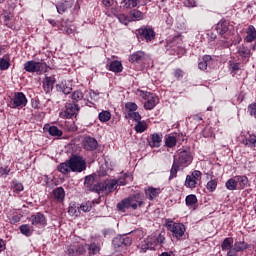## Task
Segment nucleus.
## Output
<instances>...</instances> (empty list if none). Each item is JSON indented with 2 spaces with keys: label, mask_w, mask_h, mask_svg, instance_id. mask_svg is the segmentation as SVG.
I'll use <instances>...</instances> for the list:
<instances>
[{
  "label": "nucleus",
  "mask_w": 256,
  "mask_h": 256,
  "mask_svg": "<svg viewBox=\"0 0 256 256\" xmlns=\"http://www.w3.org/2000/svg\"><path fill=\"white\" fill-rule=\"evenodd\" d=\"M143 205V196L141 194H136L133 196H130L126 199H123L121 202L117 204L118 211L125 212V209H137L138 207H141Z\"/></svg>",
  "instance_id": "nucleus-1"
},
{
  "label": "nucleus",
  "mask_w": 256,
  "mask_h": 256,
  "mask_svg": "<svg viewBox=\"0 0 256 256\" xmlns=\"http://www.w3.org/2000/svg\"><path fill=\"white\" fill-rule=\"evenodd\" d=\"M164 243H165V235L159 234L157 236V235L151 234L141 244L140 251L141 253H146L148 249L153 250L155 249V247H157V245H163Z\"/></svg>",
  "instance_id": "nucleus-2"
},
{
  "label": "nucleus",
  "mask_w": 256,
  "mask_h": 256,
  "mask_svg": "<svg viewBox=\"0 0 256 256\" xmlns=\"http://www.w3.org/2000/svg\"><path fill=\"white\" fill-rule=\"evenodd\" d=\"M166 229H168L174 239H183L185 235V225L183 223H177L172 220L166 221Z\"/></svg>",
  "instance_id": "nucleus-3"
},
{
  "label": "nucleus",
  "mask_w": 256,
  "mask_h": 256,
  "mask_svg": "<svg viewBox=\"0 0 256 256\" xmlns=\"http://www.w3.org/2000/svg\"><path fill=\"white\" fill-rule=\"evenodd\" d=\"M139 95L141 96L142 99H144V109H146L147 111L155 109V107L159 103V97H157V95L153 93L140 90Z\"/></svg>",
  "instance_id": "nucleus-4"
},
{
  "label": "nucleus",
  "mask_w": 256,
  "mask_h": 256,
  "mask_svg": "<svg viewBox=\"0 0 256 256\" xmlns=\"http://www.w3.org/2000/svg\"><path fill=\"white\" fill-rule=\"evenodd\" d=\"M202 178H203V173L199 170H194L186 176L184 186L187 189H195V187H197V185L201 183Z\"/></svg>",
  "instance_id": "nucleus-5"
},
{
  "label": "nucleus",
  "mask_w": 256,
  "mask_h": 256,
  "mask_svg": "<svg viewBox=\"0 0 256 256\" xmlns=\"http://www.w3.org/2000/svg\"><path fill=\"white\" fill-rule=\"evenodd\" d=\"M68 163L70 165V170L73 173H81L87 169V163L85 162V159L80 156H73L68 160Z\"/></svg>",
  "instance_id": "nucleus-6"
},
{
  "label": "nucleus",
  "mask_w": 256,
  "mask_h": 256,
  "mask_svg": "<svg viewBox=\"0 0 256 256\" xmlns=\"http://www.w3.org/2000/svg\"><path fill=\"white\" fill-rule=\"evenodd\" d=\"M24 69L27 73H38L41 75L47 69V63L30 60L24 64Z\"/></svg>",
  "instance_id": "nucleus-7"
},
{
  "label": "nucleus",
  "mask_w": 256,
  "mask_h": 256,
  "mask_svg": "<svg viewBox=\"0 0 256 256\" xmlns=\"http://www.w3.org/2000/svg\"><path fill=\"white\" fill-rule=\"evenodd\" d=\"M78 113H79V105L73 104V103H67L59 115L61 119H72V117H77Z\"/></svg>",
  "instance_id": "nucleus-8"
},
{
  "label": "nucleus",
  "mask_w": 256,
  "mask_h": 256,
  "mask_svg": "<svg viewBox=\"0 0 256 256\" xmlns=\"http://www.w3.org/2000/svg\"><path fill=\"white\" fill-rule=\"evenodd\" d=\"M138 39H142L149 43V41H153L155 39V30L151 26H143L138 29Z\"/></svg>",
  "instance_id": "nucleus-9"
},
{
  "label": "nucleus",
  "mask_w": 256,
  "mask_h": 256,
  "mask_svg": "<svg viewBox=\"0 0 256 256\" xmlns=\"http://www.w3.org/2000/svg\"><path fill=\"white\" fill-rule=\"evenodd\" d=\"M216 31L222 37L221 41H227V38L231 35V30H229V21L220 20L216 25Z\"/></svg>",
  "instance_id": "nucleus-10"
},
{
  "label": "nucleus",
  "mask_w": 256,
  "mask_h": 256,
  "mask_svg": "<svg viewBox=\"0 0 256 256\" xmlns=\"http://www.w3.org/2000/svg\"><path fill=\"white\" fill-rule=\"evenodd\" d=\"M27 106V96L23 92H16L11 102L12 109H23Z\"/></svg>",
  "instance_id": "nucleus-11"
},
{
  "label": "nucleus",
  "mask_w": 256,
  "mask_h": 256,
  "mask_svg": "<svg viewBox=\"0 0 256 256\" xmlns=\"http://www.w3.org/2000/svg\"><path fill=\"white\" fill-rule=\"evenodd\" d=\"M30 223H32V226L38 227V229H45L47 227V218L43 213L38 212L30 217Z\"/></svg>",
  "instance_id": "nucleus-12"
},
{
  "label": "nucleus",
  "mask_w": 256,
  "mask_h": 256,
  "mask_svg": "<svg viewBox=\"0 0 256 256\" xmlns=\"http://www.w3.org/2000/svg\"><path fill=\"white\" fill-rule=\"evenodd\" d=\"M177 163L180 167H189L191 163H193V156L191 155V152L184 150L179 152Z\"/></svg>",
  "instance_id": "nucleus-13"
},
{
  "label": "nucleus",
  "mask_w": 256,
  "mask_h": 256,
  "mask_svg": "<svg viewBox=\"0 0 256 256\" xmlns=\"http://www.w3.org/2000/svg\"><path fill=\"white\" fill-rule=\"evenodd\" d=\"M241 41L242 39L239 34H230L226 40H220L219 45L222 49H228L231 45H239Z\"/></svg>",
  "instance_id": "nucleus-14"
},
{
  "label": "nucleus",
  "mask_w": 256,
  "mask_h": 256,
  "mask_svg": "<svg viewBox=\"0 0 256 256\" xmlns=\"http://www.w3.org/2000/svg\"><path fill=\"white\" fill-rule=\"evenodd\" d=\"M87 251V245L74 243L67 247V253L69 256H79L84 255Z\"/></svg>",
  "instance_id": "nucleus-15"
},
{
  "label": "nucleus",
  "mask_w": 256,
  "mask_h": 256,
  "mask_svg": "<svg viewBox=\"0 0 256 256\" xmlns=\"http://www.w3.org/2000/svg\"><path fill=\"white\" fill-rule=\"evenodd\" d=\"M56 81L57 80L55 79V75H45V77L42 80L43 91H45L46 93H51V91H53V87H55Z\"/></svg>",
  "instance_id": "nucleus-16"
},
{
  "label": "nucleus",
  "mask_w": 256,
  "mask_h": 256,
  "mask_svg": "<svg viewBox=\"0 0 256 256\" xmlns=\"http://www.w3.org/2000/svg\"><path fill=\"white\" fill-rule=\"evenodd\" d=\"M236 179V187L238 191H243L245 187H249V178L245 175L234 176Z\"/></svg>",
  "instance_id": "nucleus-17"
},
{
  "label": "nucleus",
  "mask_w": 256,
  "mask_h": 256,
  "mask_svg": "<svg viewBox=\"0 0 256 256\" xmlns=\"http://www.w3.org/2000/svg\"><path fill=\"white\" fill-rule=\"evenodd\" d=\"M117 185H119V183L117 182V180H108L105 181L103 183V192L104 195H109V193H113V191H115V189H117Z\"/></svg>",
  "instance_id": "nucleus-18"
},
{
  "label": "nucleus",
  "mask_w": 256,
  "mask_h": 256,
  "mask_svg": "<svg viewBox=\"0 0 256 256\" xmlns=\"http://www.w3.org/2000/svg\"><path fill=\"white\" fill-rule=\"evenodd\" d=\"M161 195V188H154V187H148L145 189V196L146 199H149V201H153V199H157Z\"/></svg>",
  "instance_id": "nucleus-19"
},
{
  "label": "nucleus",
  "mask_w": 256,
  "mask_h": 256,
  "mask_svg": "<svg viewBox=\"0 0 256 256\" xmlns=\"http://www.w3.org/2000/svg\"><path fill=\"white\" fill-rule=\"evenodd\" d=\"M97 140L93 137H86L83 140V147L86 151H95L97 149Z\"/></svg>",
  "instance_id": "nucleus-20"
},
{
  "label": "nucleus",
  "mask_w": 256,
  "mask_h": 256,
  "mask_svg": "<svg viewBox=\"0 0 256 256\" xmlns=\"http://www.w3.org/2000/svg\"><path fill=\"white\" fill-rule=\"evenodd\" d=\"M161 141H163V134L154 133L150 137V141L148 142L150 147H161Z\"/></svg>",
  "instance_id": "nucleus-21"
},
{
  "label": "nucleus",
  "mask_w": 256,
  "mask_h": 256,
  "mask_svg": "<svg viewBox=\"0 0 256 256\" xmlns=\"http://www.w3.org/2000/svg\"><path fill=\"white\" fill-rule=\"evenodd\" d=\"M132 243V240L131 238L129 237H116L114 240H113V245L114 247H123V245L125 247H129V245H131Z\"/></svg>",
  "instance_id": "nucleus-22"
},
{
  "label": "nucleus",
  "mask_w": 256,
  "mask_h": 256,
  "mask_svg": "<svg viewBox=\"0 0 256 256\" xmlns=\"http://www.w3.org/2000/svg\"><path fill=\"white\" fill-rule=\"evenodd\" d=\"M243 145L250 147V149H255L256 147V135L248 134L245 138L242 139Z\"/></svg>",
  "instance_id": "nucleus-23"
},
{
  "label": "nucleus",
  "mask_w": 256,
  "mask_h": 256,
  "mask_svg": "<svg viewBox=\"0 0 256 256\" xmlns=\"http://www.w3.org/2000/svg\"><path fill=\"white\" fill-rule=\"evenodd\" d=\"M256 39V29L255 26L250 25L248 29L246 30V37L245 42L246 43H253Z\"/></svg>",
  "instance_id": "nucleus-24"
},
{
  "label": "nucleus",
  "mask_w": 256,
  "mask_h": 256,
  "mask_svg": "<svg viewBox=\"0 0 256 256\" xmlns=\"http://www.w3.org/2000/svg\"><path fill=\"white\" fill-rule=\"evenodd\" d=\"M211 61H213L211 55L203 56L202 61L198 63V68L200 69V71H207V67L211 65Z\"/></svg>",
  "instance_id": "nucleus-25"
},
{
  "label": "nucleus",
  "mask_w": 256,
  "mask_h": 256,
  "mask_svg": "<svg viewBox=\"0 0 256 256\" xmlns=\"http://www.w3.org/2000/svg\"><path fill=\"white\" fill-rule=\"evenodd\" d=\"M19 230L22 235H25V237H31V235H33V232L35 231V228L33 227V225L24 224L19 227Z\"/></svg>",
  "instance_id": "nucleus-26"
},
{
  "label": "nucleus",
  "mask_w": 256,
  "mask_h": 256,
  "mask_svg": "<svg viewBox=\"0 0 256 256\" xmlns=\"http://www.w3.org/2000/svg\"><path fill=\"white\" fill-rule=\"evenodd\" d=\"M109 71L113 73H121L123 71V64L119 60H114L109 65Z\"/></svg>",
  "instance_id": "nucleus-27"
},
{
  "label": "nucleus",
  "mask_w": 256,
  "mask_h": 256,
  "mask_svg": "<svg viewBox=\"0 0 256 256\" xmlns=\"http://www.w3.org/2000/svg\"><path fill=\"white\" fill-rule=\"evenodd\" d=\"M45 129H48L49 135L51 137H62L63 136V131L59 129L57 126H45Z\"/></svg>",
  "instance_id": "nucleus-28"
},
{
  "label": "nucleus",
  "mask_w": 256,
  "mask_h": 256,
  "mask_svg": "<svg viewBox=\"0 0 256 256\" xmlns=\"http://www.w3.org/2000/svg\"><path fill=\"white\" fill-rule=\"evenodd\" d=\"M144 59L145 53L143 51H138L130 56V63H141Z\"/></svg>",
  "instance_id": "nucleus-29"
},
{
  "label": "nucleus",
  "mask_w": 256,
  "mask_h": 256,
  "mask_svg": "<svg viewBox=\"0 0 256 256\" xmlns=\"http://www.w3.org/2000/svg\"><path fill=\"white\" fill-rule=\"evenodd\" d=\"M185 203L187 207H189L190 209H194L195 205H197L198 203L197 196L194 194H189L188 196H186Z\"/></svg>",
  "instance_id": "nucleus-30"
},
{
  "label": "nucleus",
  "mask_w": 256,
  "mask_h": 256,
  "mask_svg": "<svg viewBox=\"0 0 256 256\" xmlns=\"http://www.w3.org/2000/svg\"><path fill=\"white\" fill-rule=\"evenodd\" d=\"M145 14L139 10H132L130 12V21H143Z\"/></svg>",
  "instance_id": "nucleus-31"
},
{
  "label": "nucleus",
  "mask_w": 256,
  "mask_h": 256,
  "mask_svg": "<svg viewBox=\"0 0 256 256\" xmlns=\"http://www.w3.org/2000/svg\"><path fill=\"white\" fill-rule=\"evenodd\" d=\"M98 119L100 123H107L108 121H111V112L109 110H102L98 114Z\"/></svg>",
  "instance_id": "nucleus-32"
},
{
  "label": "nucleus",
  "mask_w": 256,
  "mask_h": 256,
  "mask_svg": "<svg viewBox=\"0 0 256 256\" xmlns=\"http://www.w3.org/2000/svg\"><path fill=\"white\" fill-rule=\"evenodd\" d=\"M148 127H149V124L147 123V121L140 120L135 125V131H136V133H145V131H147Z\"/></svg>",
  "instance_id": "nucleus-33"
},
{
  "label": "nucleus",
  "mask_w": 256,
  "mask_h": 256,
  "mask_svg": "<svg viewBox=\"0 0 256 256\" xmlns=\"http://www.w3.org/2000/svg\"><path fill=\"white\" fill-rule=\"evenodd\" d=\"M225 187L228 189V191H238L237 180L235 176L226 181Z\"/></svg>",
  "instance_id": "nucleus-34"
},
{
  "label": "nucleus",
  "mask_w": 256,
  "mask_h": 256,
  "mask_svg": "<svg viewBox=\"0 0 256 256\" xmlns=\"http://www.w3.org/2000/svg\"><path fill=\"white\" fill-rule=\"evenodd\" d=\"M137 109H139V106H137L135 102H127L124 108L126 116H128L130 113H135Z\"/></svg>",
  "instance_id": "nucleus-35"
},
{
  "label": "nucleus",
  "mask_w": 256,
  "mask_h": 256,
  "mask_svg": "<svg viewBox=\"0 0 256 256\" xmlns=\"http://www.w3.org/2000/svg\"><path fill=\"white\" fill-rule=\"evenodd\" d=\"M180 167L182 166H180V164L177 162V157H174L173 165L170 170V179L177 177V171H179Z\"/></svg>",
  "instance_id": "nucleus-36"
},
{
  "label": "nucleus",
  "mask_w": 256,
  "mask_h": 256,
  "mask_svg": "<svg viewBox=\"0 0 256 256\" xmlns=\"http://www.w3.org/2000/svg\"><path fill=\"white\" fill-rule=\"evenodd\" d=\"M54 197L58 201H63L65 199V190L62 187L56 188L54 191Z\"/></svg>",
  "instance_id": "nucleus-37"
},
{
  "label": "nucleus",
  "mask_w": 256,
  "mask_h": 256,
  "mask_svg": "<svg viewBox=\"0 0 256 256\" xmlns=\"http://www.w3.org/2000/svg\"><path fill=\"white\" fill-rule=\"evenodd\" d=\"M233 247V238H225L222 242L221 249L222 251H229Z\"/></svg>",
  "instance_id": "nucleus-38"
},
{
  "label": "nucleus",
  "mask_w": 256,
  "mask_h": 256,
  "mask_svg": "<svg viewBox=\"0 0 256 256\" xmlns=\"http://www.w3.org/2000/svg\"><path fill=\"white\" fill-rule=\"evenodd\" d=\"M68 214L70 215V217H79V215H81V208L75 205L69 206Z\"/></svg>",
  "instance_id": "nucleus-39"
},
{
  "label": "nucleus",
  "mask_w": 256,
  "mask_h": 256,
  "mask_svg": "<svg viewBox=\"0 0 256 256\" xmlns=\"http://www.w3.org/2000/svg\"><path fill=\"white\" fill-rule=\"evenodd\" d=\"M12 189H13V192L16 194V195H19L21 193V191H23L24 187H23V184L17 180H14L12 182Z\"/></svg>",
  "instance_id": "nucleus-40"
},
{
  "label": "nucleus",
  "mask_w": 256,
  "mask_h": 256,
  "mask_svg": "<svg viewBox=\"0 0 256 256\" xmlns=\"http://www.w3.org/2000/svg\"><path fill=\"white\" fill-rule=\"evenodd\" d=\"M166 147H175L177 145V136L169 135L165 139Z\"/></svg>",
  "instance_id": "nucleus-41"
},
{
  "label": "nucleus",
  "mask_w": 256,
  "mask_h": 256,
  "mask_svg": "<svg viewBox=\"0 0 256 256\" xmlns=\"http://www.w3.org/2000/svg\"><path fill=\"white\" fill-rule=\"evenodd\" d=\"M9 67H11V59L7 55L3 56L1 59V71H6Z\"/></svg>",
  "instance_id": "nucleus-42"
},
{
  "label": "nucleus",
  "mask_w": 256,
  "mask_h": 256,
  "mask_svg": "<svg viewBox=\"0 0 256 256\" xmlns=\"http://www.w3.org/2000/svg\"><path fill=\"white\" fill-rule=\"evenodd\" d=\"M58 171L60 173H62L63 175H67V173H69V171H71V166H70L69 162L61 163L58 166Z\"/></svg>",
  "instance_id": "nucleus-43"
},
{
  "label": "nucleus",
  "mask_w": 256,
  "mask_h": 256,
  "mask_svg": "<svg viewBox=\"0 0 256 256\" xmlns=\"http://www.w3.org/2000/svg\"><path fill=\"white\" fill-rule=\"evenodd\" d=\"M123 7H125L126 9H133L135 7H137V5L139 4L138 0H123L122 2Z\"/></svg>",
  "instance_id": "nucleus-44"
},
{
  "label": "nucleus",
  "mask_w": 256,
  "mask_h": 256,
  "mask_svg": "<svg viewBox=\"0 0 256 256\" xmlns=\"http://www.w3.org/2000/svg\"><path fill=\"white\" fill-rule=\"evenodd\" d=\"M88 251L90 256H95L99 255V251H101V248L99 247V245L92 243L90 244Z\"/></svg>",
  "instance_id": "nucleus-45"
},
{
  "label": "nucleus",
  "mask_w": 256,
  "mask_h": 256,
  "mask_svg": "<svg viewBox=\"0 0 256 256\" xmlns=\"http://www.w3.org/2000/svg\"><path fill=\"white\" fill-rule=\"evenodd\" d=\"M217 179H211L210 181L207 182L206 184V189L210 191V193H213L217 189Z\"/></svg>",
  "instance_id": "nucleus-46"
},
{
  "label": "nucleus",
  "mask_w": 256,
  "mask_h": 256,
  "mask_svg": "<svg viewBox=\"0 0 256 256\" xmlns=\"http://www.w3.org/2000/svg\"><path fill=\"white\" fill-rule=\"evenodd\" d=\"M93 209V202L88 201L84 202L80 205V211H83V213H89Z\"/></svg>",
  "instance_id": "nucleus-47"
},
{
  "label": "nucleus",
  "mask_w": 256,
  "mask_h": 256,
  "mask_svg": "<svg viewBox=\"0 0 256 256\" xmlns=\"http://www.w3.org/2000/svg\"><path fill=\"white\" fill-rule=\"evenodd\" d=\"M238 54L240 55V57L247 58L249 57V55H251V51L245 46H240L238 48Z\"/></svg>",
  "instance_id": "nucleus-48"
},
{
  "label": "nucleus",
  "mask_w": 256,
  "mask_h": 256,
  "mask_svg": "<svg viewBox=\"0 0 256 256\" xmlns=\"http://www.w3.org/2000/svg\"><path fill=\"white\" fill-rule=\"evenodd\" d=\"M234 247L237 249V251H245V249H247V247H249L247 245V243H245V241H238L235 242Z\"/></svg>",
  "instance_id": "nucleus-49"
},
{
  "label": "nucleus",
  "mask_w": 256,
  "mask_h": 256,
  "mask_svg": "<svg viewBox=\"0 0 256 256\" xmlns=\"http://www.w3.org/2000/svg\"><path fill=\"white\" fill-rule=\"evenodd\" d=\"M71 97H72V100L77 103L83 99V92L76 90L72 93Z\"/></svg>",
  "instance_id": "nucleus-50"
},
{
  "label": "nucleus",
  "mask_w": 256,
  "mask_h": 256,
  "mask_svg": "<svg viewBox=\"0 0 256 256\" xmlns=\"http://www.w3.org/2000/svg\"><path fill=\"white\" fill-rule=\"evenodd\" d=\"M91 191H94L95 193H98V195H104L103 192V183L95 184L92 188L90 187Z\"/></svg>",
  "instance_id": "nucleus-51"
},
{
  "label": "nucleus",
  "mask_w": 256,
  "mask_h": 256,
  "mask_svg": "<svg viewBox=\"0 0 256 256\" xmlns=\"http://www.w3.org/2000/svg\"><path fill=\"white\" fill-rule=\"evenodd\" d=\"M88 99H90V101H99V92L90 90L88 92Z\"/></svg>",
  "instance_id": "nucleus-52"
},
{
  "label": "nucleus",
  "mask_w": 256,
  "mask_h": 256,
  "mask_svg": "<svg viewBox=\"0 0 256 256\" xmlns=\"http://www.w3.org/2000/svg\"><path fill=\"white\" fill-rule=\"evenodd\" d=\"M118 21H120L122 25H128L129 22H131V17H127L125 14H119Z\"/></svg>",
  "instance_id": "nucleus-53"
},
{
  "label": "nucleus",
  "mask_w": 256,
  "mask_h": 256,
  "mask_svg": "<svg viewBox=\"0 0 256 256\" xmlns=\"http://www.w3.org/2000/svg\"><path fill=\"white\" fill-rule=\"evenodd\" d=\"M129 119H133V121H136V123H138L141 120V114H139V112L135 111L130 113L128 116Z\"/></svg>",
  "instance_id": "nucleus-54"
},
{
  "label": "nucleus",
  "mask_w": 256,
  "mask_h": 256,
  "mask_svg": "<svg viewBox=\"0 0 256 256\" xmlns=\"http://www.w3.org/2000/svg\"><path fill=\"white\" fill-rule=\"evenodd\" d=\"M73 91V88L71 87V84L67 83H62V92L64 95H69Z\"/></svg>",
  "instance_id": "nucleus-55"
},
{
  "label": "nucleus",
  "mask_w": 256,
  "mask_h": 256,
  "mask_svg": "<svg viewBox=\"0 0 256 256\" xmlns=\"http://www.w3.org/2000/svg\"><path fill=\"white\" fill-rule=\"evenodd\" d=\"M173 75L176 79H183L185 72L181 68H177L174 70Z\"/></svg>",
  "instance_id": "nucleus-56"
},
{
  "label": "nucleus",
  "mask_w": 256,
  "mask_h": 256,
  "mask_svg": "<svg viewBox=\"0 0 256 256\" xmlns=\"http://www.w3.org/2000/svg\"><path fill=\"white\" fill-rule=\"evenodd\" d=\"M60 31H62L63 33H66V35H74L75 31H73L72 28H67L64 25L60 26Z\"/></svg>",
  "instance_id": "nucleus-57"
},
{
  "label": "nucleus",
  "mask_w": 256,
  "mask_h": 256,
  "mask_svg": "<svg viewBox=\"0 0 256 256\" xmlns=\"http://www.w3.org/2000/svg\"><path fill=\"white\" fill-rule=\"evenodd\" d=\"M248 111L250 115H252L253 117H256V103L250 104L248 107Z\"/></svg>",
  "instance_id": "nucleus-58"
},
{
  "label": "nucleus",
  "mask_w": 256,
  "mask_h": 256,
  "mask_svg": "<svg viewBox=\"0 0 256 256\" xmlns=\"http://www.w3.org/2000/svg\"><path fill=\"white\" fill-rule=\"evenodd\" d=\"M237 253H239V251L235 248V246H233L228 250L227 256H236Z\"/></svg>",
  "instance_id": "nucleus-59"
},
{
  "label": "nucleus",
  "mask_w": 256,
  "mask_h": 256,
  "mask_svg": "<svg viewBox=\"0 0 256 256\" xmlns=\"http://www.w3.org/2000/svg\"><path fill=\"white\" fill-rule=\"evenodd\" d=\"M184 4L186 7H196L195 0H185Z\"/></svg>",
  "instance_id": "nucleus-60"
},
{
  "label": "nucleus",
  "mask_w": 256,
  "mask_h": 256,
  "mask_svg": "<svg viewBox=\"0 0 256 256\" xmlns=\"http://www.w3.org/2000/svg\"><path fill=\"white\" fill-rule=\"evenodd\" d=\"M115 0H102L103 5H105V7H111V5H113Z\"/></svg>",
  "instance_id": "nucleus-61"
},
{
  "label": "nucleus",
  "mask_w": 256,
  "mask_h": 256,
  "mask_svg": "<svg viewBox=\"0 0 256 256\" xmlns=\"http://www.w3.org/2000/svg\"><path fill=\"white\" fill-rule=\"evenodd\" d=\"M92 181H93V176H86L85 185H87V187H89V185H91Z\"/></svg>",
  "instance_id": "nucleus-62"
},
{
  "label": "nucleus",
  "mask_w": 256,
  "mask_h": 256,
  "mask_svg": "<svg viewBox=\"0 0 256 256\" xmlns=\"http://www.w3.org/2000/svg\"><path fill=\"white\" fill-rule=\"evenodd\" d=\"M181 41H183V40H182V38H181L180 35H178V36H176V37L173 38V43H174V44H175V43H181Z\"/></svg>",
  "instance_id": "nucleus-63"
},
{
  "label": "nucleus",
  "mask_w": 256,
  "mask_h": 256,
  "mask_svg": "<svg viewBox=\"0 0 256 256\" xmlns=\"http://www.w3.org/2000/svg\"><path fill=\"white\" fill-rule=\"evenodd\" d=\"M232 71H239V63H234L232 65Z\"/></svg>",
  "instance_id": "nucleus-64"
}]
</instances>
